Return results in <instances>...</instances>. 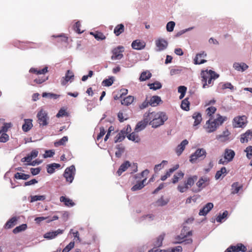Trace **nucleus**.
Here are the masks:
<instances>
[{
	"label": "nucleus",
	"instance_id": "f257e3e1",
	"mask_svg": "<svg viewBox=\"0 0 252 252\" xmlns=\"http://www.w3.org/2000/svg\"><path fill=\"white\" fill-rule=\"evenodd\" d=\"M148 114H149L151 119L149 124L152 126V127L157 128L158 126L163 125L164 122L167 120L168 116L166 113L163 112H159L155 113L154 112H150V110Z\"/></svg>",
	"mask_w": 252,
	"mask_h": 252
},
{
	"label": "nucleus",
	"instance_id": "f03ea898",
	"mask_svg": "<svg viewBox=\"0 0 252 252\" xmlns=\"http://www.w3.org/2000/svg\"><path fill=\"white\" fill-rule=\"evenodd\" d=\"M189 228L187 226H184L181 230L180 235H177L175 239L176 241L173 242L174 244L185 243V244H190L192 243L191 238L187 239L188 236L192 235V231H188Z\"/></svg>",
	"mask_w": 252,
	"mask_h": 252
},
{
	"label": "nucleus",
	"instance_id": "7ed1b4c3",
	"mask_svg": "<svg viewBox=\"0 0 252 252\" xmlns=\"http://www.w3.org/2000/svg\"><path fill=\"white\" fill-rule=\"evenodd\" d=\"M198 177L196 175H193L189 177L186 181L184 182V185H178L177 189L181 193L186 192L189 188H191L197 180Z\"/></svg>",
	"mask_w": 252,
	"mask_h": 252
},
{
	"label": "nucleus",
	"instance_id": "20e7f679",
	"mask_svg": "<svg viewBox=\"0 0 252 252\" xmlns=\"http://www.w3.org/2000/svg\"><path fill=\"white\" fill-rule=\"evenodd\" d=\"M37 122L40 127L48 125L49 117L47 112L43 109H41L37 114Z\"/></svg>",
	"mask_w": 252,
	"mask_h": 252
},
{
	"label": "nucleus",
	"instance_id": "39448f33",
	"mask_svg": "<svg viewBox=\"0 0 252 252\" xmlns=\"http://www.w3.org/2000/svg\"><path fill=\"white\" fill-rule=\"evenodd\" d=\"M75 172V167L74 165H72L65 169L63 176L65 178L67 182L71 183L74 180Z\"/></svg>",
	"mask_w": 252,
	"mask_h": 252
},
{
	"label": "nucleus",
	"instance_id": "423d86ee",
	"mask_svg": "<svg viewBox=\"0 0 252 252\" xmlns=\"http://www.w3.org/2000/svg\"><path fill=\"white\" fill-rule=\"evenodd\" d=\"M206 154V150L204 149L198 148L190 155L189 161L191 163H194L198 158L203 159L205 158Z\"/></svg>",
	"mask_w": 252,
	"mask_h": 252
},
{
	"label": "nucleus",
	"instance_id": "0eeeda50",
	"mask_svg": "<svg viewBox=\"0 0 252 252\" xmlns=\"http://www.w3.org/2000/svg\"><path fill=\"white\" fill-rule=\"evenodd\" d=\"M209 181V179L207 177H201L196 184L198 188H193L191 189L192 191L194 193H198L200 192L203 188H205L207 186V185L206 184V183Z\"/></svg>",
	"mask_w": 252,
	"mask_h": 252
},
{
	"label": "nucleus",
	"instance_id": "6e6552de",
	"mask_svg": "<svg viewBox=\"0 0 252 252\" xmlns=\"http://www.w3.org/2000/svg\"><path fill=\"white\" fill-rule=\"evenodd\" d=\"M149 114H148L147 112L145 113L144 115L143 121H140L137 124L135 128V131L138 132L144 129L151 120V119L149 118Z\"/></svg>",
	"mask_w": 252,
	"mask_h": 252
},
{
	"label": "nucleus",
	"instance_id": "1a4fd4ad",
	"mask_svg": "<svg viewBox=\"0 0 252 252\" xmlns=\"http://www.w3.org/2000/svg\"><path fill=\"white\" fill-rule=\"evenodd\" d=\"M247 117L245 116H237L233 119V125L235 127H244L246 123Z\"/></svg>",
	"mask_w": 252,
	"mask_h": 252
},
{
	"label": "nucleus",
	"instance_id": "9d476101",
	"mask_svg": "<svg viewBox=\"0 0 252 252\" xmlns=\"http://www.w3.org/2000/svg\"><path fill=\"white\" fill-rule=\"evenodd\" d=\"M124 52V47L122 46H119L112 50L111 57L113 60H119L123 57V53Z\"/></svg>",
	"mask_w": 252,
	"mask_h": 252
},
{
	"label": "nucleus",
	"instance_id": "9b49d317",
	"mask_svg": "<svg viewBox=\"0 0 252 252\" xmlns=\"http://www.w3.org/2000/svg\"><path fill=\"white\" fill-rule=\"evenodd\" d=\"M74 79V75L73 72L70 70H67L65 73V76L63 77L61 79V84L63 86H65L69 81L72 82Z\"/></svg>",
	"mask_w": 252,
	"mask_h": 252
},
{
	"label": "nucleus",
	"instance_id": "f8f14e48",
	"mask_svg": "<svg viewBox=\"0 0 252 252\" xmlns=\"http://www.w3.org/2000/svg\"><path fill=\"white\" fill-rule=\"evenodd\" d=\"M214 204L211 202L207 203L199 212V216H206L213 208Z\"/></svg>",
	"mask_w": 252,
	"mask_h": 252
},
{
	"label": "nucleus",
	"instance_id": "ddd939ff",
	"mask_svg": "<svg viewBox=\"0 0 252 252\" xmlns=\"http://www.w3.org/2000/svg\"><path fill=\"white\" fill-rule=\"evenodd\" d=\"M200 75L202 78V87L203 88H206L207 86V80L210 77L209 70H202Z\"/></svg>",
	"mask_w": 252,
	"mask_h": 252
},
{
	"label": "nucleus",
	"instance_id": "4468645a",
	"mask_svg": "<svg viewBox=\"0 0 252 252\" xmlns=\"http://www.w3.org/2000/svg\"><path fill=\"white\" fill-rule=\"evenodd\" d=\"M156 46L158 48V50H163L166 48L168 45L167 41L162 38H158L156 40Z\"/></svg>",
	"mask_w": 252,
	"mask_h": 252
},
{
	"label": "nucleus",
	"instance_id": "2eb2a0df",
	"mask_svg": "<svg viewBox=\"0 0 252 252\" xmlns=\"http://www.w3.org/2000/svg\"><path fill=\"white\" fill-rule=\"evenodd\" d=\"M206 125H207V131L208 133L215 131L218 127L217 124L214 121H211V119H209L207 121Z\"/></svg>",
	"mask_w": 252,
	"mask_h": 252
},
{
	"label": "nucleus",
	"instance_id": "dca6fc26",
	"mask_svg": "<svg viewBox=\"0 0 252 252\" xmlns=\"http://www.w3.org/2000/svg\"><path fill=\"white\" fill-rule=\"evenodd\" d=\"M145 42L141 41L139 39L134 40L131 44L132 48L135 50H141L145 47Z\"/></svg>",
	"mask_w": 252,
	"mask_h": 252
},
{
	"label": "nucleus",
	"instance_id": "f3484780",
	"mask_svg": "<svg viewBox=\"0 0 252 252\" xmlns=\"http://www.w3.org/2000/svg\"><path fill=\"white\" fill-rule=\"evenodd\" d=\"M207 56V54L204 52L197 54L194 59V63H205L207 62L205 60V58Z\"/></svg>",
	"mask_w": 252,
	"mask_h": 252
},
{
	"label": "nucleus",
	"instance_id": "a211bd4d",
	"mask_svg": "<svg viewBox=\"0 0 252 252\" xmlns=\"http://www.w3.org/2000/svg\"><path fill=\"white\" fill-rule=\"evenodd\" d=\"M235 155V152L231 149H226L224 153V158L229 162L232 161Z\"/></svg>",
	"mask_w": 252,
	"mask_h": 252
},
{
	"label": "nucleus",
	"instance_id": "6ab92c4d",
	"mask_svg": "<svg viewBox=\"0 0 252 252\" xmlns=\"http://www.w3.org/2000/svg\"><path fill=\"white\" fill-rule=\"evenodd\" d=\"M188 141L187 139H185L182 141L179 145H178L176 149V153L178 156L182 154L186 146L188 145Z\"/></svg>",
	"mask_w": 252,
	"mask_h": 252
},
{
	"label": "nucleus",
	"instance_id": "aec40b11",
	"mask_svg": "<svg viewBox=\"0 0 252 252\" xmlns=\"http://www.w3.org/2000/svg\"><path fill=\"white\" fill-rule=\"evenodd\" d=\"M252 137V130L249 129L245 133L241 135L240 142L242 143L248 142L249 139H251Z\"/></svg>",
	"mask_w": 252,
	"mask_h": 252
},
{
	"label": "nucleus",
	"instance_id": "412c9836",
	"mask_svg": "<svg viewBox=\"0 0 252 252\" xmlns=\"http://www.w3.org/2000/svg\"><path fill=\"white\" fill-rule=\"evenodd\" d=\"M131 166L129 161H125L123 162L120 166L118 171L116 172V174L118 176H120L121 175L123 172H125L128 167Z\"/></svg>",
	"mask_w": 252,
	"mask_h": 252
},
{
	"label": "nucleus",
	"instance_id": "4be33fe9",
	"mask_svg": "<svg viewBox=\"0 0 252 252\" xmlns=\"http://www.w3.org/2000/svg\"><path fill=\"white\" fill-rule=\"evenodd\" d=\"M61 167V165L59 163H53L47 164L46 166L47 172L50 174H52L55 172L56 169H59Z\"/></svg>",
	"mask_w": 252,
	"mask_h": 252
},
{
	"label": "nucleus",
	"instance_id": "5701e85b",
	"mask_svg": "<svg viewBox=\"0 0 252 252\" xmlns=\"http://www.w3.org/2000/svg\"><path fill=\"white\" fill-rule=\"evenodd\" d=\"M32 119H24V123L22 126V130L24 132L29 131L33 126Z\"/></svg>",
	"mask_w": 252,
	"mask_h": 252
},
{
	"label": "nucleus",
	"instance_id": "b1692460",
	"mask_svg": "<svg viewBox=\"0 0 252 252\" xmlns=\"http://www.w3.org/2000/svg\"><path fill=\"white\" fill-rule=\"evenodd\" d=\"M179 167V164H176L173 167L170 168L168 171H167L165 174L161 177V180L165 181L168 177H170L171 174L173 173L175 170L178 169Z\"/></svg>",
	"mask_w": 252,
	"mask_h": 252
},
{
	"label": "nucleus",
	"instance_id": "393cba45",
	"mask_svg": "<svg viewBox=\"0 0 252 252\" xmlns=\"http://www.w3.org/2000/svg\"><path fill=\"white\" fill-rule=\"evenodd\" d=\"M162 101L160 97L158 95L152 96L149 101L150 105L155 107L158 105Z\"/></svg>",
	"mask_w": 252,
	"mask_h": 252
},
{
	"label": "nucleus",
	"instance_id": "a878e982",
	"mask_svg": "<svg viewBox=\"0 0 252 252\" xmlns=\"http://www.w3.org/2000/svg\"><path fill=\"white\" fill-rule=\"evenodd\" d=\"M60 200L61 202H63L64 205L68 207H73L75 205V203L72 200L69 198H66L65 196H62L60 198Z\"/></svg>",
	"mask_w": 252,
	"mask_h": 252
},
{
	"label": "nucleus",
	"instance_id": "bb28decb",
	"mask_svg": "<svg viewBox=\"0 0 252 252\" xmlns=\"http://www.w3.org/2000/svg\"><path fill=\"white\" fill-rule=\"evenodd\" d=\"M29 71L31 73H35L37 75L44 74L48 71V67L45 66L41 69H38L35 68H31Z\"/></svg>",
	"mask_w": 252,
	"mask_h": 252
},
{
	"label": "nucleus",
	"instance_id": "cd10ccee",
	"mask_svg": "<svg viewBox=\"0 0 252 252\" xmlns=\"http://www.w3.org/2000/svg\"><path fill=\"white\" fill-rule=\"evenodd\" d=\"M192 118L194 119L193 126H198L202 120L201 114L199 112H195L192 115Z\"/></svg>",
	"mask_w": 252,
	"mask_h": 252
},
{
	"label": "nucleus",
	"instance_id": "c85d7f7f",
	"mask_svg": "<svg viewBox=\"0 0 252 252\" xmlns=\"http://www.w3.org/2000/svg\"><path fill=\"white\" fill-rule=\"evenodd\" d=\"M125 31L124 25L122 24H120L117 25L114 30V33L116 36L120 35Z\"/></svg>",
	"mask_w": 252,
	"mask_h": 252
},
{
	"label": "nucleus",
	"instance_id": "c756f323",
	"mask_svg": "<svg viewBox=\"0 0 252 252\" xmlns=\"http://www.w3.org/2000/svg\"><path fill=\"white\" fill-rule=\"evenodd\" d=\"M116 148L117 150L115 152V156L117 158H120L121 157L122 154L124 152L125 148L123 144H121L117 145Z\"/></svg>",
	"mask_w": 252,
	"mask_h": 252
},
{
	"label": "nucleus",
	"instance_id": "7c9ffc66",
	"mask_svg": "<svg viewBox=\"0 0 252 252\" xmlns=\"http://www.w3.org/2000/svg\"><path fill=\"white\" fill-rule=\"evenodd\" d=\"M242 186H239L238 182H234L231 185V194L238 193L239 190L242 189Z\"/></svg>",
	"mask_w": 252,
	"mask_h": 252
},
{
	"label": "nucleus",
	"instance_id": "2f4dec72",
	"mask_svg": "<svg viewBox=\"0 0 252 252\" xmlns=\"http://www.w3.org/2000/svg\"><path fill=\"white\" fill-rule=\"evenodd\" d=\"M169 201V199H164L163 196H162L155 202V205L157 206H164L167 204Z\"/></svg>",
	"mask_w": 252,
	"mask_h": 252
},
{
	"label": "nucleus",
	"instance_id": "473e14b6",
	"mask_svg": "<svg viewBox=\"0 0 252 252\" xmlns=\"http://www.w3.org/2000/svg\"><path fill=\"white\" fill-rule=\"evenodd\" d=\"M148 86L149 87L150 89L153 90L154 91H156L162 88L161 83L158 81H156L152 83H149Z\"/></svg>",
	"mask_w": 252,
	"mask_h": 252
},
{
	"label": "nucleus",
	"instance_id": "72a5a7b5",
	"mask_svg": "<svg viewBox=\"0 0 252 252\" xmlns=\"http://www.w3.org/2000/svg\"><path fill=\"white\" fill-rule=\"evenodd\" d=\"M17 219L16 217H13L10 219L5 224L4 227L9 229L12 227L16 223Z\"/></svg>",
	"mask_w": 252,
	"mask_h": 252
},
{
	"label": "nucleus",
	"instance_id": "f704fd0d",
	"mask_svg": "<svg viewBox=\"0 0 252 252\" xmlns=\"http://www.w3.org/2000/svg\"><path fill=\"white\" fill-rule=\"evenodd\" d=\"M115 77L114 76H110L108 79H105L102 82V85L105 87H110L114 83Z\"/></svg>",
	"mask_w": 252,
	"mask_h": 252
},
{
	"label": "nucleus",
	"instance_id": "c9c22d12",
	"mask_svg": "<svg viewBox=\"0 0 252 252\" xmlns=\"http://www.w3.org/2000/svg\"><path fill=\"white\" fill-rule=\"evenodd\" d=\"M189 97H186L182 101L181 104V108L185 111H189V110L190 102L188 100Z\"/></svg>",
	"mask_w": 252,
	"mask_h": 252
},
{
	"label": "nucleus",
	"instance_id": "e433bc0d",
	"mask_svg": "<svg viewBox=\"0 0 252 252\" xmlns=\"http://www.w3.org/2000/svg\"><path fill=\"white\" fill-rule=\"evenodd\" d=\"M134 100V97L132 95H128L123 99L121 102L123 105L128 106L131 104Z\"/></svg>",
	"mask_w": 252,
	"mask_h": 252
},
{
	"label": "nucleus",
	"instance_id": "4c0bfd02",
	"mask_svg": "<svg viewBox=\"0 0 252 252\" xmlns=\"http://www.w3.org/2000/svg\"><path fill=\"white\" fill-rule=\"evenodd\" d=\"M152 76V74L149 71H143L141 73L139 78L140 81H144L150 79Z\"/></svg>",
	"mask_w": 252,
	"mask_h": 252
},
{
	"label": "nucleus",
	"instance_id": "58836bf2",
	"mask_svg": "<svg viewBox=\"0 0 252 252\" xmlns=\"http://www.w3.org/2000/svg\"><path fill=\"white\" fill-rule=\"evenodd\" d=\"M91 34L93 35L94 38L97 40H102L106 38L104 34L101 32H91L90 33Z\"/></svg>",
	"mask_w": 252,
	"mask_h": 252
},
{
	"label": "nucleus",
	"instance_id": "ea45409f",
	"mask_svg": "<svg viewBox=\"0 0 252 252\" xmlns=\"http://www.w3.org/2000/svg\"><path fill=\"white\" fill-rule=\"evenodd\" d=\"M30 177V175L29 174H26L22 173L17 172L14 175V178L16 179H20L27 180Z\"/></svg>",
	"mask_w": 252,
	"mask_h": 252
},
{
	"label": "nucleus",
	"instance_id": "a19ab883",
	"mask_svg": "<svg viewBox=\"0 0 252 252\" xmlns=\"http://www.w3.org/2000/svg\"><path fill=\"white\" fill-rule=\"evenodd\" d=\"M227 174L226 169L225 167L221 168L220 170L217 171L215 175V178L216 180L219 179L222 175L224 174L223 177L225 176Z\"/></svg>",
	"mask_w": 252,
	"mask_h": 252
},
{
	"label": "nucleus",
	"instance_id": "79ce46f5",
	"mask_svg": "<svg viewBox=\"0 0 252 252\" xmlns=\"http://www.w3.org/2000/svg\"><path fill=\"white\" fill-rule=\"evenodd\" d=\"M42 96L43 97L49 98L50 99L53 98L56 99L58 98L60 96V95L57 94L52 93L44 92L42 93Z\"/></svg>",
	"mask_w": 252,
	"mask_h": 252
},
{
	"label": "nucleus",
	"instance_id": "37998d69",
	"mask_svg": "<svg viewBox=\"0 0 252 252\" xmlns=\"http://www.w3.org/2000/svg\"><path fill=\"white\" fill-rule=\"evenodd\" d=\"M234 246L235 247L234 250V252H246L247 251L246 247L242 243H238Z\"/></svg>",
	"mask_w": 252,
	"mask_h": 252
},
{
	"label": "nucleus",
	"instance_id": "c03bdc74",
	"mask_svg": "<svg viewBox=\"0 0 252 252\" xmlns=\"http://www.w3.org/2000/svg\"><path fill=\"white\" fill-rule=\"evenodd\" d=\"M233 67L235 69L240 71H244L246 70L248 68V65L247 64H233Z\"/></svg>",
	"mask_w": 252,
	"mask_h": 252
},
{
	"label": "nucleus",
	"instance_id": "a18cd8bd",
	"mask_svg": "<svg viewBox=\"0 0 252 252\" xmlns=\"http://www.w3.org/2000/svg\"><path fill=\"white\" fill-rule=\"evenodd\" d=\"M46 199V196L44 195H36L31 196V202H33L37 201H43Z\"/></svg>",
	"mask_w": 252,
	"mask_h": 252
},
{
	"label": "nucleus",
	"instance_id": "49530a36",
	"mask_svg": "<svg viewBox=\"0 0 252 252\" xmlns=\"http://www.w3.org/2000/svg\"><path fill=\"white\" fill-rule=\"evenodd\" d=\"M218 117L214 120V121L219 126L220 125H221L224 121H226L227 118L226 117H222L220 114H218Z\"/></svg>",
	"mask_w": 252,
	"mask_h": 252
},
{
	"label": "nucleus",
	"instance_id": "de8ad7c7",
	"mask_svg": "<svg viewBox=\"0 0 252 252\" xmlns=\"http://www.w3.org/2000/svg\"><path fill=\"white\" fill-rule=\"evenodd\" d=\"M145 186V185L143 184V182H137L136 184L134 185L131 189V190L132 191H135L141 189Z\"/></svg>",
	"mask_w": 252,
	"mask_h": 252
},
{
	"label": "nucleus",
	"instance_id": "09e8293b",
	"mask_svg": "<svg viewBox=\"0 0 252 252\" xmlns=\"http://www.w3.org/2000/svg\"><path fill=\"white\" fill-rule=\"evenodd\" d=\"M27 228V224H22L21 225H20L19 226L16 227L13 230V232L14 234H16V233H19L22 231L26 230Z\"/></svg>",
	"mask_w": 252,
	"mask_h": 252
},
{
	"label": "nucleus",
	"instance_id": "8fccbe9b",
	"mask_svg": "<svg viewBox=\"0 0 252 252\" xmlns=\"http://www.w3.org/2000/svg\"><path fill=\"white\" fill-rule=\"evenodd\" d=\"M67 141H68L67 136H64L62 138H61L60 140H59V141L55 142L54 143V145L55 147H58L59 146H61V145H64L65 144V142H66Z\"/></svg>",
	"mask_w": 252,
	"mask_h": 252
},
{
	"label": "nucleus",
	"instance_id": "3c124183",
	"mask_svg": "<svg viewBox=\"0 0 252 252\" xmlns=\"http://www.w3.org/2000/svg\"><path fill=\"white\" fill-rule=\"evenodd\" d=\"M126 137L129 140H131L135 142H138L140 141L138 136H136L134 132H132L127 135Z\"/></svg>",
	"mask_w": 252,
	"mask_h": 252
},
{
	"label": "nucleus",
	"instance_id": "603ef678",
	"mask_svg": "<svg viewBox=\"0 0 252 252\" xmlns=\"http://www.w3.org/2000/svg\"><path fill=\"white\" fill-rule=\"evenodd\" d=\"M228 211H224L222 214H220V215L217 217L216 220L218 222H222V220L226 218L228 215Z\"/></svg>",
	"mask_w": 252,
	"mask_h": 252
},
{
	"label": "nucleus",
	"instance_id": "864d4df0",
	"mask_svg": "<svg viewBox=\"0 0 252 252\" xmlns=\"http://www.w3.org/2000/svg\"><path fill=\"white\" fill-rule=\"evenodd\" d=\"M220 85L221 86V89L222 90L229 89L232 91L234 89V86L231 84V83L229 82H226L224 83H221L220 84Z\"/></svg>",
	"mask_w": 252,
	"mask_h": 252
},
{
	"label": "nucleus",
	"instance_id": "5fc2aeb1",
	"mask_svg": "<svg viewBox=\"0 0 252 252\" xmlns=\"http://www.w3.org/2000/svg\"><path fill=\"white\" fill-rule=\"evenodd\" d=\"M149 173L148 169H145L140 174H137L134 176L135 179H141L142 177H146Z\"/></svg>",
	"mask_w": 252,
	"mask_h": 252
},
{
	"label": "nucleus",
	"instance_id": "6e6d98bb",
	"mask_svg": "<svg viewBox=\"0 0 252 252\" xmlns=\"http://www.w3.org/2000/svg\"><path fill=\"white\" fill-rule=\"evenodd\" d=\"M164 234L160 235L158 238L156 242L155 246L158 247H159L162 246V241L164 239Z\"/></svg>",
	"mask_w": 252,
	"mask_h": 252
},
{
	"label": "nucleus",
	"instance_id": "4d7b16f0",
	"mask_svg": "<svg viewBox=\"0 0 252 252\" xmlns=\"http://www.w3.org/2000/svg\"><path fill=\"white\" fill-rule=\"evenodd\" d=\"M11 126V123H4L3 125V126L1 127V129L0 130V133H6L8 129Z\"/></svg>",
	"mask_w": 252,
	"mask_h": 252
},
{
	"label": "nucleus",
	"instance_id": "13d9d810",
	"mask_svg": "<svg viewBox=\"0 0 252 252\" xmlns=\"http://www.w3.org/2000/svg\"><path fill=\"white\" fill-rule=\"evenodd\" d=\"M175 23L173 21H170L167 23L166 25V30L169 32H171L173 31Z\"/></svg>",
	"mask_w": 252,
	"mask_h": 252
},
{
	"label": "nucleus",
	"instance_id": "bf43d9fd",
	"mask_svg": "<svg viewBox=\"0 0 252 252\" xmlns=\"http://www.w3.org/2000/svg\"><path fill=\"white\" fill-rule=\"evenodd\" d=\"M74 246V242H70L62 251V252H69Z\"/></svg>",
	"mask_w": 252,
	"mask_h": 252
},
{
	"label": "nucleus",
	"instance_id": "052dcab7",
	"mask_svg": "<svg viewBox=\"0 0 252 252\" xmlns=\"http://www.w3.org/2000/svg\"><path fill=\"white\" fill-rule=\"evenodd\" d=\"M216 110L217 109L216 107L214 106L209 107L206 109V111L207 112V115L210 117H212L213 114L215 113Z\"/></svg>",
	"mask_w": 252,
	"mask_h": 252
},
{
	"label": "nucleus",
	"instance_id": "680f3d73",
	"mask_svg": "<svg viewBox=\"0 0 252 252\" xmlns=\"http://www.w3.org/2000/svg\"><path fill=\"white\" fill-rule=\"evenodd\" d=\"M245 152L247 153V157L249 159H251L252 157V146L247 147Z\"/></svg>",
	"mask_w": 252,
	"mask_h": 252
},
{
	"label": "nucleus",
	"instance_id": "e2e57ef3",
	"mask_svg": "<svg viewBox=\"0 0 252 252\" xmlns=\"http://www.w3.org/2000/svg\"><path fill=\"white\" fill-rule=\"evenodd\" d=\"M55 154V152L52 150H46L45 153L43 155L44 158L52 157Z\"/></svg>",
	"mask_w": 252,
	"mask_h": 252
},
{
	"label": "nucleus",
	"instance_id": "0e129e2a",
	"mask_svg": "<svg viewBox=\"0 0 252 252\" xmlns=\"http://www.w3.org/2000/svg\"><path fill=\"white\" fill-rule=\"evenodd\" d=\"M48 77L43 76L42 77H38L37 78L34 79V81L37 84H41L48 79Z\"/></svg>",
	"mask_w": 252,
	"mask_h": 252
},
{
	"label": "nucleus",
	"instance_id": "69168bd1",
	"mask_svg": "<svg viewBox=\"0 0 252 252\" xmlns=\"http://www.w3.org/2000/svg\"><path fill=\"white\" fill-rule=\"evenodd\" d=\"M81 25L79 21H77L75 23L74 25V30L78 33H81L83 32V31H81L80 29Z\"/></svg>",
	"mask_w": 252,
	"mask_h": 252
},
{
	"label": "nucleus",
	"instance_id": "338daca9",
	"mask_svg": "<svg viewBox=\"0 0 252 252\" xmlns=\"http://www.w3.org/2000/svg\"><path fill=\"white\" fill-rule=\"evenodd\" d=\"M54 236L53 231H50L44 234L43 237L44 238L50 240L55 238Z\"/></svg>",
	"mask_w": 252,
	"mask_h": 252
},
{
	"label": "nucleus",
	"instance_id": "774afa93",
	"mask_svg": "<svg viewBox=\"0 0 252 252\" xmlns=\"http://www.w3.org/2000/svg\"><path fill=\"white\" fill-rule=\"evenodd\" d=\"M31 172L33 176L36 175L38 174L40 171H41V168L40 167H37L35 168H31L30 169Z\"/></svg>",
	"mask_w": 252,
	"mask_h": 252
}]
</instances>
